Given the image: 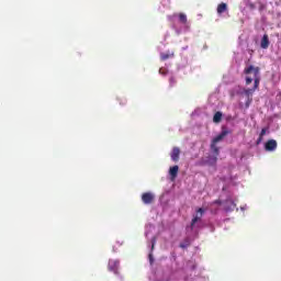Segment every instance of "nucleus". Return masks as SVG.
Segmentation results:
<instances>
[{
    "instance_id": "nucleus-1",
    "label": "nucleus",
    "mask_w": 281,
    "mask_h": 281,
    "mask_svg": "<svg viewBox=\"0 0 281 281\" xmlns=\"http://www.w3.org/2000/svg\"><path fill=\"white\" fill-rule=\"evenodd\" d=\"M244 74L246 76H249V74L254 75V78L246 77V85H251V82H255L254 88L255 91L260 87V67L250 65L244 69Z\"/></svg>"
},
{
    "instance_id": "nucleus-2",
    "label": "nucleus",
    "mask_w": 281,
    "mask_h": 281,
    "mask_svg": "<svg viewBox=\"0 0 281 281\" xmlns=\"http://www.w3.org/2000/svg\"><path fill=\"white\" fill-rule=\"evenodd\" d=\"M203 214H205V210H203L202 207L196 210V214L194 215V217L191 221V232L194 229V225H196V223H199V221H201V218H203Z\"/></svg>"
},
{
    "instance_id": "nucleus-3",
    "label": "nucleus",
    "mask_w": 281,
    "mask_h": 281,
    "mask_svg": "<svg viewBox=\"0 0 281 281\" xmlns=\"http://www.w3.org/2000/svg\"><path fill=\"white\" fill-rule=\"evenodd\" d=\"M142 201L145 205H150L155 202V194L153 192H145L142 194Z\"/></svg>"
},
{
    "instance_id": "nucleus-4",
    "label": "nucleus",
    "mask_w": 281,
    "mask_h": 281,
    "mask_svg": "<svg viewBox=\"0 0 281 281\" xmlns=\"http://www.w3.org/2000/svg\"><path fill=\"white\" fill-rule=\"evenodd\" d=\"M229 132L227 128H223L222 132L215 137L213 138L211 144H218V142H222V139H225V137H227V135H229Z\"/></svg>"
},
{
    "instance_id": "nucleus-5",
    "label": "nucleus",
    "mask_w": 281,
    "mask_h": 281,
    "mask_svg": "<svg viewBox=\"0 0 281 281\" xmlns=\"http://www.w3.org/2000/svg\"><path fill=\"white\" fill-rule=\"evenodd\" d=\"M277 148H278V142L276 139H269L265 144V150H267V153H273V150H276Z\"/></svg>"
},
{
    "instance_id": "nucleus-6",
    "label": "nucleus",
    "mask_w": 281,
    "mask_h": 281,
    "mask_svg": "<svg viewBox=\"0 0 281 281\" xmlns=\"http://www.w3.org/2000/svg\"><path fill=\"white\" fill-rule=\"evenodd\" d=\"M181 155V149L179 147H173L170 154L172 161H179V156Z\"/></svg>"
},
{
    "instance_id": "nucleus-7",
    "label": "nucleus",
    "mask_w": 281,
    "mask_h": 281,
    "mask_svg": "<svg viewBox=\"0 0 281 281\" xmlns=\"http://www.w3.org/2000/svg\"><path fill=\"white\" fill-rule=\"evenodd\" d=\"M261 49H269V35L265 34L260 43Z\"/></svg>"
},
{
    "instance_id": "nucleus-8",
    "label": "nucleus",
    "mask_w": 281,
    "mask_h": 281,
    "mask_svg": "<svg viewBox=\"0 0 281 281\" xmlns=\"http://www.w3.org/2000/svg\"><path fill=\"white\" fill-rule=\"evenodd\" d=\"M169 175L173 181V179H177V175H179V166L175 165L173 167H170Z\"/></svg>"
},
{
    "instance_id": "nucleus-9",
    "label": "nucleus",
    "mask_w": 281,
    "mask_h": 281,
    "mask_svg": "<svg viewBox=\"0 0 281 281\" xmlns=\"http://www.w3.org/2000/svg\"><path fill=\"white\" fill-rule=\"evenodd\" d=\"M225 12H227V3L222 2L217 5V14L221 16Z\"/></svg>"
},
{
    "instance_id": "nucleus-10",
    "label": "nucleus",
    "mask_w": 281,
    "mask_h": 281,
    "mask_svg": "<svg viewBox=\"0 0 281 281\" xmlns=\"http://www.w3.org/2000/svg\"><path fill=\"white\" fill-rule=\"evenodd\" d=\"M175 57V53H161L160 54V59L161 60H168V58H173Z\"/></svg>"
},
{
    "instance_id": "nucleus-11",
    "label": "nucleus",
    "mask_w": 281,
    "mask_h": 281,
    "mask_svg": "<svg viewBox=\"0 0 281 281\" xmlns=\"http://www.w3.org/2000/svg\"><path fill=\"white\" fill-rule=\"evenodd\" d=\"M221 120H223V113L222 112H216L213 116V122L215 124H220Z\"/></svg>"
},
{
    "instance_id": "nucleus-12",
    "label": "nucleus",
    "mask_w": 281,
    "mask_h": 281,
    "mask_svg": "<svg viewBox=\"0 0 281 281\" xmlns=\"http://www.w3.org/2000/svg\"><path fill=\"white\" fill-rule=\"evenodd\" d=\"M179 21L180 23H188V15H186L184 13H179Z\"/></svg>"
},
{
    "instance_id": "nucleus-13",
    "label": "nucleus",
    "mask_w": 281,
    "mask_h": 281,
    "mask_svg": "<svg viewBox=\"0 0 281 281\" xmlns=\"http://www.w3.org/2000/svg\"><path fill=\"white\" fill-rule=\"evenodd\" d=\"M211 150H213V153L215 154V155H220V153H221V150L218 149V146H216V144H214V143H211Z\"/></svg>"
},
{
    "instance_id": "nucleus-14",
    "label": "nucleus",
    "mask_w": 281,
    "mask_h": 281,
    "mask_svg": "<svg viewBox=\"0 0 281 281\" xmlns=\"http://www.w3.org/2000/svg\"><path fill=\"white\" fill-rule=\"evenodd\" d=\"M266 135H267V128L263 127V128L261 130L260 134H259L260 139H262Z\"/></svg>"
},
{
    "instance_id": "nucleus-15",
    "label": "nucleus",
    "mask_w": 281,
    "mask_h": 281,
    "mask_svg": "<svg viewBox=\"0 0 281 281\" xmlns=\"http://www.w3.org/2000/svg\"><path fill=\"white\" fill-rule=\"evenodd\" d=\"M170 86L173 87V85H177V79H175V77H171L169 79Z\"/></svg>"
},
{
    "instance_id": "nucleus-16",
    "label": "nucleus",
    "mask_w": 281,
    "mask_h": 281,
    "mask_svg": "<svg viewBox=\"0 0 281 281\" xmlns=\"http://www.w3.org/2000/svg\"><path fill=\"white\" fill-rule=\"evenodd\" d=\"M254 91H256V89H247L246 91H245V93H246V95H251V93H254Z\"/></svg>"
},
{
    "instance_id": "nucleus-17",
    "label": "nucleus",
    "mask_w": 281,
    "mask_h": 281,
    "mask_svg": "<svg viewBox=\"0 0 281 281\" xmlns=\"http://www.w3.org/2000/svg\"><path fill=\"white\" fill-rule=\"evenodd\" d=\"M189 246H190L189 241H187L186 244H180L181 249H186Z\"/></svg>"
},
{
    "instance_id": "nucleus-18",
    "label": "nucleus",
    "mask_w": 281,
    "mask_h": 281,
    "mask_svg": "<svg viewBox=\"0 0 281 281\" xmlns=\"http://www.w3.org/2000/svg\"><path fill=\"white\" fill-rule=\"evenodd\" d=\"M159 74L161 75V76H166V70H164V69H159Z\"/></svg>"
},
{
    "instance_id": "nucleus-19",
    "label": "nucleus",
    "mask_w": 281,
    "mask_h": 281,
    "mask_svg": "<svg viewBox=\"0 0 281 281\" xmlns=\"http://www.w3.org/2000/svg\"><path fill=\"white\" fill-rule=\"evenodd\" d=\"M260 142H262V138H260V136H259L257 144H260Z\"/></svg>"
},
{
    "instance_id": "nucleus-20",
    "label": "nucleus",
    "mask_w": 281,
    "mask_h": 281,
    "mask_svg": "<svg viewBox=\"0 0 281 281\" xmlns=\"http://www.w3.org/2000/svg\"><path fill=\"white\" fill-rule=\"evenodd\" d=\"M214 203H216L217 205H221V201L216 200Z\"/></svg>"
},
{
    "instance_id": "nucleus-21",
    "label": "nucleus",
    "mask_w": 281,
    "mask_h": 281,
    "mask_svg": "<svg viewBox=\"0 0 281 281\" xmlns=\"http://www.w3.org/2000/svg\"><path fill=\"white\" fill-rule=\"evenodd\" d=\"M150 260H153V255H149Z\"/></svg>"
}]
</instances>
